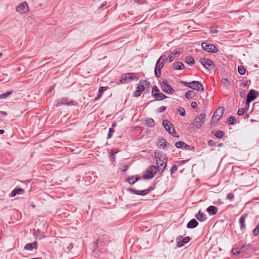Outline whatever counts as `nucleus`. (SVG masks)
Wrapping results in <instances>:
<instances>
[{
    "label": "nucleus",
    "instance_id": "obj_1",
    "mask_svg": "<svg viewBox=\"0 0 259 259\" xmlns=\"http://www.w3.org/2000/svg\"><path fill=\"white\" fill-rule=\"evenodd\" d=\"M163 153L161 151H156L155 152V157L156 161V165H157L158 171H161V174L165 170L166 167V163L167 159L165 157V155L163 156Z\"/></svg>",
    "mask_w": 259,
    "mask_h": 259
},
{
    "label": "nucleus",
    "instance_id": "obj_2",
    "mask_svg": "<svg viewBox=\"0 0 259 259\" xmlns=\"http://www.w3.org/2000/svg\"><path fill=\"white\" fill-rule=\"evenodd\" d=\"M150 85V83L149 81H147L146 80H140L139 81L138 86L137 87L136 91L133 93L134 97H138L141 96L142 92H148Z\"/></svg>",
    "mask_w": 259,
    "mask_h": 259
},
{
    "label": "nucleus",
    "instance_id": "obj_3",
    "mask_svg": "<svg viewBox=\"0 0 259 259\" xmlns=\"http://www.w3.org/2000/svg\"><path fill=\"white\" fill-rule=\"evenodd\" d=\"M181 82L185 86L194 90L202 92L204 91L203 85L198 81H192L190 82L182 81Z\"/></svg>",
    "mask_w": 259,
    "mask_h": 259
},
{
    "label": "nucleus",
    "instance_id": "obj_4",
    "mask_svg": "<svg viewBox=\"0 0 259 259\" xmlns=\"http://www.w3.org/2000/svg\"><path fill=\"white\" fill-rule=\"evenodd\" d=\"M138 79L139 78L137 77V73H126L121 76L120 81L125 83L127 82H131L133 80H138Z\"/></svg>",
    "mask_w": 259,
    "mask_h": 259
},
{
    "label": "nucleus",
    "instance_id": "obj_5",
    "mask_svg": "<svg viewBox=\"0 0 259 259\" xmlns=\"http://www.w3.org/2000/svg\"><path fill=\"white\" fill-rule=\"evenodd\" d=\"M205 117L206 115L204 113L199 114L194 119L192 124L196 128H200L204 123Z\"/></svg>",
    "mask_w": 259,
    "mask_h": 259
},
{
    "label": "nucleus",
    "instance_id": "obj_6",
    "mask_svg": "<svg viewBox=\"0 0 259 259\" xmlns=\"http://www.w3.org/2000/svg\"><path fill=\"white\" fill-rule=\"evenodd\" d=\"M201 46L205 51L208 53H217L219 51V49L213 44L207 42H203Z\"/></svg>",
    "mask_w": 259,
    "mask_h": 259
},
{
    "label": "nucleus",
    "instance_id": "obj_7",
    "mask_svg": "<svg viewBox=\"0 0 259 259\" xmlns=\"http://www.w3.org/2000/svg\"><path fill=\"white\" fill-rule=\"evenodd\" d=\"M157 172L156 167L154 165H151L147 169L143 175V178L146 180L151 179L154 177V175Z\"/></svg>",
    "mask_w": 259,
    "mask_h": 259
},
{
    "label": "nucleus",
    "instance_id": "obj_8",
    "mask_svg": "<svg viewBox=\"0 0 259 259\" xmlns=\"http://www.w3.org/2000/svg\"><path fill=\"white\" fill-rule=\"evenodd\" d=\"M225 108L223 107H220L218 108L212 116L211 122H213V123H217L222 117Z\"/></svg>",
    "mask_w": 259,
    "mask_h": 259
},
{
    "label": "nucleus",
    "instance_id": "obj_9",
    "mask_svg": "<svg viewBox=\"0 0 259 259\" xmlns=\"http://www.w3.org/2000/svg\"><path fill=\"white\" fill-rule=\"evenodd\" d=\"M154 189V187H150L148 189L143 190H137L133 188H130L127 189V191L131 192L132 193L136 195H139L142 196L146 195L149 194L150 192Z\"/></svg>",
    "mask_w": 259,
    "mask_h": 259
},
{
    "label": "nucleus",
    "instance_id": "obj_10",
    "mask_svg": "<svg viewBox=\"0 0 259 259\" xmlns=\"http://www.w3.org/2000/svg\"><path fill=\"white\" fill-rule=\"evenodd\" d=\"M160 86L162 90L167 94H171L175 92L174 89L168 83L166 79L162 81Z\"/></svg>",
    "mask_w": 259,
    "mask_h": 259
},
{
    "label": "nucleus",
    "instance_id": "obj_11",
    "mask_svg": "<svg viewBox=\"0 0 259 259\" xmlns=\"http://www.w3.org/2000/svg\"><path fill=\"white\" fill-rule=\"evenodd\" d=\"M74 102V100H69L67 97H63L57 100L59 105L73 106L75 105Z\"/></svg>",
    "mask_w": 259,
    "mask_h": 259
},
{
    "label": "nucleus",
    "instance_id": "obj_12",
    "mask_svg": "<svg viewBox=\"0 0 259 259\" xmlns=\"http://www.w3.org/2000/svg\"><path fill=\"white\" fill-rule=\"evenodd\" d=\"M200 62L206 68L209 70H213L214 65L212 61L208 59L200 58Z\"/></svg>",
    "mask_w": 259,
    "mask_h": 259
},
{
    "label": "nucleus",
    "instance_id": "obj_13",
    "mask_svg": "<svg viewBox=\"0 0 259 259\" xmlns=\"http://www.w3.org/2000/svg\"><path fill=\"white\" fill-rule=\"evenodd\" d=\"M16 11L21 14L26 13L29 11V7L26 2L19 4L16 8Z\"/></svg>",
    "mask_w": 259,
    "mask_h": 259
},
{
    "label": "nucleus",
    "instance_id": "obj_14",
    "mask_svg": "<svg viewBox=\"0 0 259 259\" xmlns=\"http://www.w3.org/2000/svg\"><path fill=\"white\" fill-rule=\"evenodd\" d=\"M164 64L161 63L159 61H157L154 73L156 77L159 78L161 76V69L163 67Z\"/></svg>",
    "mask_w": 259,
    "mask_h": 259
},
{
    "label": "nucleus",
    "instance_id": "obj_15",
    "mask_svg": "<svg viewBox=\"0 0 259 259\" xmlns=\"http://www.w3.org/2000/svg\"><path fill=\"white\" fill-rule=\"evenodd\" d=\"M259 95L258 92L254 90H250L247 95L248 101H252L255 100Z\"/></svg>",
    "mask_w": 259,
    "mask_h": 259
},
{
    "label": "nucleus",
    "instance_id": "obj_16",
    "mask_svg": "<svg viewBox=\"0 0 259 259\" xmlns=\"http://www.w3.org/2000/svg\"><path fill=\"white\" fill-rule=\"evenodd\" d=\"M248 216L247 213L242 214L239 220V223L240 225V228L241 230H244L246 229L245 220Z\"/></svg>",
    "mask_w": 259,
    "mask_h": 259
},
{
    "label": "nucleus",
    "instance_id": "obj_17",
    "mask_svg": "<svg viewBox=\"0 0 259 259\" xmlns=\"http://www.w3.org/2000/svg\"><path fill=\"white\" fill-rule=\"evenodd\" d=\"M181 54V52L180 51V49L175 50L174 51L171 52V53L167 57L168 62H171L176 57L179 56Z\"/></svg>",
    "mask_w": 259,
    "mask_h": 259
},
{
    "label": "nucleus",
    "instance_id": "obj_18",
    "mask_svg": "<svg viewBox=\"0 0 259 259\" xmlns=\"http://www.w3.org/2000/svg\"><path fill=\"white\" fill-rule=\"evenodd\" d=\"M141 177L140 176L136 175L135 176H129L127 177L125 181L130 185H134L137 181L141 179Z\"/></svg>",
    "mask_w": 259,
    "mask_h": 259
},
{
    "label": "nucleus",
    "instance_id": "obj_19",
    "mask_svg": "<svg viewBox=\"0 0 259 259\" xmlns=\"http://www.w3.org/2000/svg\"><path fill=\"white\" fill-rule=\"evenodd\" d=\"M152 96L155 99L156 101H161L163 99L167 98V97L164 95L162 93H151Z\"/></svg>",
    "mask_w": 259,
    "mask_h": 259
},
{
    "label": "nucleus",
    "instance_id": "obj_20",
    "mask_svg": "<svg viewBox=\"0 0 259 259\" xmlns=\"http://www.w3.org/2000/svg\"><path fill=\"white\" fill-rule=\"evenodd\" d=\"M162 125L165 129V130L169 133L171 132V129L174 128V126L168 120L164 119L162 122Z\"/></svg>",
    "mask_w": 259,
    "mask_h": 259
},
{
    "label": "nucleus",
    "instance_id": "obj_21",
    "mask_svg": "<svg viewBox=\"0 0 259 259\" xmlns=\"http://www.w3.org/2000/svg\"><path fill=\"white\" fill-rule=\"evenodd\" d=\"M159 140V144L158 147L160 148H162L163 150H166L167 149V145H169V144L166 141V140L163 138H161L158 139Z\"/></svg>",
    "mask_w": 259,
    "mask_h": 259
},
{
    "label": "nucleus",
    "instance_id": "obj_22",
    "mask_svg": "<svg viewBox=\"0 0 259 259\" xmlns=\"http://www.w3.org/2000/svg\"><path fill=\"white\" fill-rule=\"evenodd\" d=\"M37 247V242L33 241L31 243H27L24 246V249L27 250H32L34 249H36Z\"/></svg>",
    "mask_w": 259,
    "mask_h": 259
},
{
    "label": "nucleus",
    "instance_id": "obj_23",
    "mask_svg": "<svg viewBox=\"0 0 259 259\" xmlns=\"http://www.w3.org/2000/svg\"><path fill=\"white\" fill-rule=\"evenodd\" d=\"M108 89V87H101L98 91L97 96L94 99V102L97 101L101 98L102 94L104 91Z\"/></svg>",
    "mask_w": 259,
    "mask_h": 259
},
{
    "label": "nucleus",
    "instance_id": "obj_24",
    "mask_svg": "<svg viewBox=\"0 0 259 259\" xmlns=\"http://www.w3.org/2000/svg\"><path fill=\"white\" fill-rule=\"evenodd\" d=\"M25 192V191L22 188H17L14 189L10 193V196L11 197H14L17 194L22 195Z\"/></svg>",
    "mask_w": 259,
    "mask_h": 259
},
{
    "label": "nucleus",
    "instance_id": "obj_25",
    "mask_svg": "<svg viewBox=\"0 0 259 259\" xmlns=\"http://www.w3.org/2000/svg\"><path fill=\"white\" fill-rule=\"evenodd\" d=\"M190 240V238L188 236L185 237L183 238L182 240H179L177 243V246L178 247H181L185 244L188 243Z\"/></svg>",
    "mask_w": 259,
    "mask_h": 259
},
{
    "label": "nucleus",
    "instance_id": "obj_26",
    "mask_svg": "<svg viewBox=\"0 0 259 259\" xmlns=\"http://www.w3.org/2000/svg\"><path fill=\"white\" fill-rule=\"evenodd\" d=\"M195 218L200 222H203L206 220L207 217L206 214L203 212H201L200 210L198 213L195 215Z\"/></svg>",
    "mask_w": 259,
    "mask_h": 259
},
{
    "label": "nucleus",
    "instance_id": "obj_27",
    "mask_svg": "<svg viewBox=\"0 0 259 259\" xmlns=\"http://www.w3.org/2000/svg\"><path fill=\"white\" fill-rule=\"evenodd\" d=\"M198 224V222L195 219H193L187 223V227L188 229H194L196 228Z\"/></svg>",
    "mask_w": 259,
    "mask_h": 259
},
{
    "label": "nucleus",
    "instance_id": "obj_28",
    "mask_svg": "<svg viewBox=\"0 0 259 259\" xmlns=\"http://www.w3.org/2000/svg\"><path fill=\"white\" fill-rule=\"evenodd\" d=\"M174 69L175 70H183L185 68V65L181 62H177V63H174L172 64Z\"/></svg>",
    "mask_w": 259,
    "mask_h": 259
},
{
    "label": "nucleus",
    "instance_id": "obj_29",
    "mask_svg": "<svg viewBox=\"0 0 259 259\" xmlns=\"http://www.w3.org/2000/svg\"><path fill=\"white\" fill-rule=\"evenodd\" d=\"M207 211L210 215H214L218 212V209L217 207L211 205L207 208Z\"/></svg>",
    "mask_w": 259,
    "mask_h": 259
},
{
    "label": "nucleus",
    "instance_id": "obj_30",
    "mask_svg": "<svg viewBox=\"0 0 259 259\" xmlns=\"http://www.w3.org/2000/svg\"><path fill=\"white\" fill-rule=\"evenodd\" d=\"M98 239L101 243H108L110 241L109 237L106 234H104L101 236H99Z\"/></svg>",
    "mask_w": 259,
    "mask_h": 259
},
{
    "label": "nucleus",
    "instance_id": "obj_31",
    "mask_svg": "<svg viewBox=\"0 0 259 259\" xmlns=\"http://www.w3.org/2000/svg\"><path fill=\"white\" fill-rule=\"evenodd\" d=\"M185 62L190 66H193L195 64L194 59L190 56H188L185 58Z\"/></svg>",
    "mask_w": 259,
    "mask_h": 259
},
{
    "label": "nucleus",
    "instance_id": "obj_32",
    "mask_svg": "<svg viewBox=\"0 0 259 259\" xmlns=\"http://www.w3.org/2000/svg\"><path fill=\"white\" fill-rule=\"evenodd\" d=\"M145 124L149 127H153L154 126V121L151 118H147L145 120Z\"/></svg>",
    "mask_w": 259,
    "mask_h": 259
},
{
    "label": "nucleus",
    "instance_id": "obj_33",
    "mask_svg": "<svg viewBox=\"0 0 259 259\" xmlns=\"http://www.w3.org/2000/svg\"><path fill=\"white\" fill-rule=\"evenodd\" d=\"M195 94L194 91L190 90L188 91L185 93V96L187 99H192L194 96Z\"/></svg>",
    "mask_w": 259,
    "mask_h": 259
},
{
    "label": "nucleus",
    "instance_id": "obj_34",
    "mask_svg": "<svg viewBox=\"0 0 259 259\" xmlns=\"http://www.w3.org/2000/svg\"><path fill=\"white\" fill-rule=\"evenodd\" d=\"M13 93V91H9L5 93L0 95V99H6Z\"/></svg>",
    "mask_w": 259,
    "mask_h": 259
},
{
    "label": "nucleus",
    "instance_id": "obj_35",
    "mask_svg": "<svg viewBox=\"0 0 259 259\" xmlns=\"http://www.w3.org/2000/svg\"><path fill=\"white\" fill-rule=\"evenodd\" d=\"M236 122V119L234 116H230L228 118V123L229 124L233 125Z\"/></svg>",
    "mask_w": 259,
    "mask_h": 259
},
{
    "label": "nucleus",
    "instance_id": "obj_36",
    "mask_svg": "<svg viewBox=\"0 0 259 259\" xmlns=\"http://www.w3.org/2000/svg\"><path fill=\"white\" fill-rule=\"evenodd\" d=\"M214 135L218 139H222L224 135V133L222 131H218L214 134Z\"/></svg>",
    "mask_w": 259,
    "mask_h": 259
},
{
    "label": "nucleus",
    "instance_id": "obj_37",
    "mask_svg": "<svg viewBox=\"0 0 259 259\" xmlns=\"http://www.w3.org/2000/svg\"><path fill=\"white\" fill-rule=\"evenodd\" d=\"M221 82L223 84L224 87L227 88L230 85V81L227 78H223L221 80Z\"/></svg>",
    "mask_w": 259,
    "mask_h": 259
},
{
    "label": "nucleus",
    "instance_id": "obj_38",
    "mask_svg": "<svg viewBox=\"0 0 259 259\" xmlns=\"http://www.w3.org/2000/svg\"><path fill=\"white\" fill-rule=\"evenodd\" d=\"M238 71L239 74L244 75L245 73L246 70L244 67L242 66H239L238 67Z\"/></svg>",
    "mask_w": 259,
    "mask_h": 259
},
{
    "label": "nucleus",
    "instance_id": "obj_39",
    "mask_svg": "<svg viewBox=\"0 0 259 259\" xmlns=\"http://www.w3.org/2000/svg\"><path fill=\"white\" fill-rule=\"evenodd\" d=\"M259 234V222L255 228L252 231V235L256 236Z\"/></svg>",
    "mask_w": 259,
    "mask_h": 259
},
{
    "label": "nucleus",
    "instance_id": "obj_40",
    "mask_svg": "<svg viewBox=\"0 0 259 259\" xmlns=\"http://www.w3.org/2000/svg\"><path fill=\"white\" fill-rule=\"evenodd\" d=\"M184 142L183 141H178L175 143V147L177 148H183Z\"/></svg>",
    "mask_w": 259,
    "mask_h": 259
},
{
    "label": "nucleus",
    "instance_id": "obj_41",
    "mask_svg": "<svg viewBox=\"0 0 259 259\" xmlns=\"http://www.w3.org/2000/svg\"><path fill=\"white\" fill-rule=\"evenodd\" d=\"M115 132L113 128L111 127L109 129V132L107 135V138L110 139L112 137L113 133Z\"/></svg>",
    "mask_w": 259,
    "mask_h": 259
},
{
    "label": "nucleus",
    "instance_id": "obj_42",
    "mask_svg": "<svg viewBox=\"0 0 259 259\" xmlns=\"http://www.w3.org/2000/svg\"><path fill=\"white\" fill-rule=\"evenodd\" d=\"M183 149L186 150H194L195 149V148L194 146L188 145L184 142Z\"/></svg>",
    "mask_w": 259,
    "mask_h": 259
},
{
    "label": "nucleus",
    "instance_id": "obj_43",
    "mask_svg": "<svg viewBox=\"0 0 259 259\" xmlns=\"http://www.w3.org/2000/svg\"><path fill=\"white\" fill-rule=\"evenodd\" d=\"M166 60V56L165 55H162L161 57L157 60V61H159L161 63H163V64Z\"/></svg>",
    "mask_w": 259,
    "mask_h": 259
},
{
    "label": "nucleus",
    "instance_id": "obj_44",
    "mask_svg": "<svg viewBox=\"0 0 259 259\" xmlns=\"http://www.w3.org/2000/svg\"><path fill=\"white\" fill-rule=\"evenodd\" d=\"M169 134L174 137L178 138L179 137L174 127L172 128V132L171 131Z\"/></svg>",
    "mask_w": 259,
    "mask_h": 259
},
{
    "label": "nucleus",
    "instance_id": "obj_45",
    "mask_svg": "<svg viewBox=\"0 0 259 259\" xmlns=\"http://www.w3.org/2000/svg\"><path fill=\"white\" fill-rule=\"evenodd\" d=\"M250 246V245L249 244H247V245H242L240 247V248H239V250H240V252H244Z\"/></svg>",
    "mask_w": 259,
    "mask_h": 259
},
{
    "label": "nucleus",
    "instance_id": "obj_46",
    "mask_svg": "<svg viewBox=\"0 0 259 259\" xmlns=\"http://www.w3.org/2000/svg\"><path fill=\"white\" fill-rule=\"evenodd\" d=\"M234 198V194L233 193H229L227 194V199L230 200V201H232L233 200Z\"/></svg>",
    "mask_w": 259,
    "mask_h": 259
},
{
    "label": "nucleus",
    "instance_id": "obj_47",
    "mask_svg": "<svg viewBox=\"0 0 259 259\" xmlns=\"http://www.w3.org/2000/svg\"><path fill=\"white\" fill-rule=\"evenodd\" d=\"M178 112H179L180 115L181 116H184L186 115V112L183 108H180L178 110Z\"/></svg>",
    "mask_w": 259,
    "mask_h": 259
},
{
    "label": "nucleus",
    "instance_id": "obj_48",
    "mask_svg": "<svg viewBox=\"0 0 259 259\" xmlns=\"http://www.w3.org/2000/svg\"><path fill=\"white\" fill-rule=\"evenodd\" d=\"M178 170V166L176 165H174L170 168L169 171L170 175H172L173 173Z\"/></svg>",
    "mask_w": 259,
    "mask_h": 259
},
{
    "label": "nucleus",
    "instance_id": "obj_49",
    "mask_svg": "<svg viewBox=\"0 0 259 259\" xmlns=\"http://www.w3.org/2000/svg\"><path fill=\"white\" fill-rule=\"evenodd\" d=\"M232 252L234 255H238L241 253L240 250L238 248H233L232 249Z\"/></svg>",
    "mask_w": 259,
    "mask_h": 259
},
{
    "label": "nucleus",
    "instance_id": "obj_50",
    "mask_svg": "<svg viewBox=\"0 0 259 259\" xmlns=\"http://www.w3.org/2000/svg\"><path fill=\"white\" fill-rule=\"evenodd\" d=\"M166 109V107L165 106H162L160 107L159 108H158L157 109V111L159 113H161V112L164 111Z\"/></svg>",
    "mask_w": 259,
    "mask_h": 259
},
{
    "label": "nucleus",
    "instance_id": "obj_51",
    "mask_svg": "<svg viewBox=\"0 0 259 259\" xmlns=\"http://www.w3.org/2000/svg\"><path fill=\"white\" fill-rule=\"evenodd\" d=\"M159 90L158 88L156 85H154L152 88V93H159Z\"/></svg>",
    "mask_w": 259,
    "mask_h": 259
},
{
    "label": "nucleus",
    "instance_id": "obj_52",
    "mask_svg": "<svg viewBox=\"0 0 259 259\" xmlns=\"http://www.w3.org/2000/svg\"><path fill=\"white\" fill-rule=\"evenodd\" d=\"M244 110L243 108H239L237 111V114L239 116H242L244 114Z\"/></svg>",
    "mask_w": 259,
    "mask_h": 259
},
{
    "label": "nucleus",
    "instance_id": "obj_53",
    "mask_svg": "<svg viewBox=\"0 0 259 259\" xmlns=\"http://www.w3.org/2000/svg\"><path fill=\"white\" fill-rule=\"evenodd\" d=\"M215 144H216V143L214 141H213V140H210L208 141V145L210 147L215 146Z\"/></svg>",
    "mask_w": 259,
    "mask_h": 259
},
{
    "label": "nucleus",
    "instance_id": "obj_54",
    "mask_svg": "<svg viewBox=\"0 0 259 259\" xmlns=\"http://www.w3.org/2000/svg\"><path fill=\"white\" fill-rule=\"evenodd\" d=\"M101 242H100V241L97 239V241L95 242L94 243V247H93V249L94 250H96L98 246V244L99 243H100Z\"/></svg>",
    "mask_w": 259,
    "mask_h": 259
},
{
    "label": "nucleus",
    "instance_id": "obj_55",
    "mask_svg": "<svg viewBox=\"0 0 259 259\" xmlns=\"http://www.w3.org/2000/svg\"><path fill=\"white\" fill-rule=\"evenodd\" d=\"M118 150L116 149H113L110 152V156H114V155L118 152Z\"/></svg>",
    "mask_w": 259,
    "mask_h": 259
},
{
    "label": "nucleus",
    "instance_id": "obj_56",
    "mask_svg": "<svg viewBox=\"0 0 259 259\" xmlns=\"http://www.w3.org/2000/svg\"><path fill=\"white\" fill-rule=\"evenodd\" d=\"M197 103L196 102H192L191 103V107L193 108V109H195L197 107Z\"/></svg>",
    "mask_w": 259,
    "mask_h": 259
},
{
    "label": "nucleus",
    "instance_id": "obj_57",
    "mask_svg": "<svg viewBox=\"0 0 259 259\" xmlns=\"http://www.w3.org/2000/svg\"><path fill=\"white\" fill-rule=\"evenodd\" d=\"M239 95L241 98H244L245 96V91H241L239 92Z\"/></svg>",
    "mask_w": 259,
    "mask_h": 259
},
{
    "label": "nucleus",
    "instance_id": "obj_58",
    "mask_svg": "<svg viewBox=\"0 0 259 259\" xmlns=\"http://www.w3.org/2000/svg\"><path fill=\"white\" fill-rule=\"evenodd\" d=\"M73 247V244L72 243H71L68 246L67 249L69 250L71 249Z\"/></svg>",
    "mask_w": 259,
    "mask_h": 259
},
{
    "label": "nucleus",
    "instance_id": "obj_59",
    "mask_svg": "<svg viewBox=\"0 0 259 259\" xmlns=\"http://www.w3.org/2000/svg\"><path fill=\"white\" fill-rule=\"evenodd\" d=\"M55 87V84L54 85L51 86L49 88V90L48 91V93L51 92L54 89Z\"/></svg>",
    "mask_w": 259,
    "mask_h": 259
},
{
    "label": "nucleus",
    "instance_id": "obj_60",
    "mask_svg": "<svg viewBox=\"0 0 259 259\" xmlns=\"http://www.w3.org/2000/svg\"><path fill=\"white\" fill-rule=\"evenodd\" d=\"M0 114L2 115L3 116H6V115H7L8 114H7V112H6V111H0Z\"/></svg>",
    "mask_w": 259,
    "mask_h": 259
},
{
    "label": "nucleus",
    "instance_id": "obj_61",
    "mask_svg": "<svg viewBox=\"0 0 259 259\" xmlns=\"http://www.w3.org/2000/svg\"><path fill=\"white\" fill-rule=\"evenodd\" d=\"M251 102V101H248V99H247V98H246V102H245V104H246V105H247V108H248L249 106V104H250V103Z\"/></svg>",
    "mask_w": 259,
    "mask_h": 259
},
{
    "label": "nucleus",
    "instance_id": "obj_62",
    "mask_svg": "<svg viewBox=\"0 0 259 259\" xmlns=\"http://www.w3.org/2000/svg\"><path fill=\"white\" fill-rule=\"evenodd\" d=\"M106 5V2H104L99 7V8H102Z\"/></svg>",
    "mask_w": 259,
    "mask_h": 259
},
{
    "label": "nucleus",
    "instance_id": "obj_63",
    "mask_svg": "<svg viewBox=\"0 0 259 259\" xmlns=\"http://www.w3.org/2000/svg\"><path fill=\"white\" fill-rule=\"evenodd\" d=\"M249 114H247V113H246V114H245L244 115V118L245 119H248V118H249Z\"/></svg>",
    "mask_w": 259,
    "mask_h": 259
},
{
    "label": "nucleus",
    "instance_id": "obj_64",
    "mask_svg": "<svg viewBox=\"0 0 259 259\" xmlns=\"http://www.w3.org/2000/svg\"><path fill=\"white\" fill-rule=\"evenodd\" d=\"M128 168V167L127 166H124L123 169L122 170L123 172L126 171Z\"/></svg>",
    "mask_w": 259,
    "mask_h": 259
}]
</instances>
